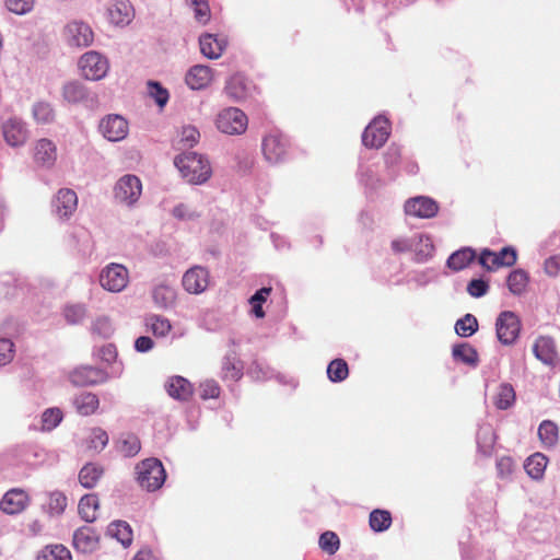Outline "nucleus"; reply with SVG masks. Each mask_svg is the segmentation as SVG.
Wrapping results in <instances>:
<instances>
[{
	"instance_id": "obj_1",
	"label": "nucleus",
	"mask_w": 560,
	"mask_h": 560,
	"mask_svg": "<svg viewBox=\"0 0 560 560\" xmlns=\"http://www.w3.org/2000/svg\"><path fill=\"white\" fill-rule=\"evenodd\" d=\"M174 164L182 177L189 184H205L212 175V167L209 160L197 152L189 151L177 155Z\"/></svg>"
},
{
	"instance_id": "obj_2",
	"label": "nucleus",
	"mask_w": 560,
	"mask_h": 560,
	"mask_svg": "<svg viewBox=\"0 0 560 560\" xmlns=\"http://www.w3.org/2000/svg\"><path fill=\"white\" fill-rule=\"evenodd\" d=\"M135 470L137 482L147 491L160 489L166 479L165 469L158 458L152 457L140 462Z\"/></svg>"
},
{
	"instance_id": "obj_3",
	"label": "nucleus",
	"mask_w": 560,
	"mask_h": 560,
	"mask_svg": "<svg viewBox=\"0 0 560 560\" xmlns=\"http://www.w3.org/2000/svg\"><path fill=\"white\" fill-rule=\"evenodd\" d=\"M80 74L90 81H100L104 79L109 71V61L106 56L90 50L84 52L78 61Z\"/></svg>"
},
{
	"instance_id": "obj_4",
	"label": "nucleus",
	"mask_w": 560,
	"mask_h": 560,
	"mask_svg": "<svg viewBox=\"0 0 560 560\" xmlns=\"http://www.w3.org/2000/svg\"><path fill=\"white\" fill-rule=\"evenodd\" d=\"M142 194V183L133 174L121 176L114 187L115 200L124 206L132 207L137 203Z\"/></svg>"
},
{
	"instance_id": "obj_5",
	"label": "nucleus",
	"mask_w": 560,
	"mask_h": 560,
	"mask_svg": "<svg viewBox=\"0 0 560 560\" xmlns=\"http://www.w3.org/2000/svg\"><path fill=\"white\" fill-rule=\"evenodd\" d=\"M247 116L236 107H228L218 114L217 128L226 135H241L247 128Z\"/></svg>"
},
{
	"instance_id": "obj_6",
	"label": "nucleus",
	"mask_w": 560,
	"mask_h": 560,
	"mask_svg": "<svg viewBox=\"0 0 560 560\" xmlns=\"http://www.w3.org/2000/svg\"><path fill=\"white\" fill-rule=\"evenodd\" d=\"M521 331V320L512 311H503L495 320V332L499 341L504 346L513 345Z\"/></svg>"
},
{
	"instance_id": "obj_7",
	"label": "nucleus",
	"mask_w": 560,
	"mask_h": 560,
	"mask_svg": "<svg viewBox=\"0 0 560 560\" xmlns=\"http://www.w3.org/2000/svg\"><path fill=\"white\" fill-rule=\"evenodd\" d=\"M129 281V272L124 265L112 262L104 267L100 275V283L109 292L122 291Z\"/></svg>"
},
{
	"instance_id": "obj_8",
	"label": "nucleus",
	"mask_w": 560,
	"mask_h": 560,
	"mask_svg": "<svg viewBox=\"0 0 560 560\" xmlns=\"http://www.w3.org/2000/svg\"><path fill=\"white\" fill-rule=\"evenodd\" d=\"M389 121L385 117H376L362 133V142L366 148L378 149L389 137Z\"/></svg>"
},
{
	"instance_id": "obj_9",
	"label": "nucleus",
	"mask_w": 560,
	"mask_h": 560,
	"mask_svg": "<svg viewBox=\"0 0 560 560\" xmlns=\"http://www.w3.org/2000/svg\"><path fill=\"white\" fill-rule=\"evenodd\" d=\"M1 132L5 143L12 148L23 147L28 139L26 124L18 117H9L1 124Z\"/></svg>"
},
{
	"instance_id": "obj_10",
	"label": "nucleus",
	"mask_w": 560,
	"mask_h": 560,
	"mask_svg": "<svg viewBox=\"0 0 560 560\" xmlns=\"http://www.w3.org/2000/svg\"><path fill=\"white\" fill-rule=\"evenodd\" d=\"M516 259V250L513 247H503L499 253L486 248L480 253L479 264L487 270H494L499 267H511Z\"/></svg>"
},
{
	"instance_id": "obj_11",
	"label": "nucleus",
	"mask_w": 560,
	"mask_h": 560,
	"mask_svg": "<svg viewBox=\"0 0 560 560\" xmlns=\"http://www.w3.org/2000/svg\"><path fill=\"white\" fill-rule=\"evenodd\" d=\"M65 38L71 47H88L94 40V33L89 24L81 21H72L65 27Z\"/></svg>"
},
{
	"instance_id": "obj_12",
	"label": "nucleus",
	"mask_w": 560,
	"mask_h": 560,
	"mask_svg": "<svg viewBox=\"0 0 560 560\" xmlns=\"http://www.w3.org/2000/svg\"><path fill=\"white\" fill-rule=\"evenodd\" d=\"M100 131L108 141L117 142L128 135V121L120 115H108L100 122Z\"/></svg>"
},
{
	"instance_id": "obj_13",
	"label": "nucleus",
	"mask_w": 560,
	"mask_h": 560,
	"mask_svg": "<svg viewBox=\"0 0 560 560\" xmlns=\"http://www.w3.org/2000/svg\"><path fill=\"white\" fill-rule=\"evenodd\" d=\"M405 212L407 215L421 219H430L436 215L439 205L435 200L425 196H417L405 202Z\"/></svg>"
},
{
	"instance_id": "obj_14",
	"label": "nucleus",
	"mask_w": 560,
	"mask_h": 560,
	"mask_svg": "<svg viewBox=\"0 0 560 560\" xmlns=\"http://www.w3.org/2000/svg\"><path fill=\"white\" fill-rule=\"evenodd\" d=\"M52 212L61 220L69 219L78 207V196L70 188H61L51 203Z\"/></svg>"
},
{
	"instance_id": "obj_15",
	"label": "nucleus",
	"mask_w": 560,
	"mask_h": 560,
	"mask_svg": "<svg viewBox=\"0 0 560 560\" xmlns=\"http://www.w3.org/2000/svg\"><path fill=\"white\" fill-rule=\"evenodd\" d=\"M182 283L188 293L200 294L209 285V271L201 266H194L184 273Z\"/></svg>"
},
{
	"instance_id": "obj_16",
	"label": "nucleus",
	"mask_w": 560,
	"mask_h": 560,
	"mask_svg": "<svg viewBox=\"0 0 560 560\" xmlns=\"http://www.w3.org/2000/svg\"><path fill=\"white\" fill-rule=\"evenodd\" d=\"M288 141L277 132L269 133L262 140V153L270 163H279L287 154Z\"/></svg>"
},
{
	"instance_id": "obj_17",
	"label": "nucleus",
	"mask_w": 560,
	"mask_h": 560,
	"mask_svg": "<svg viewBox=\"0 0 560 560\" xmlns=\"http://www.w3.org/2000/svg\"><path fill=\"white\" fill-rule=\"evenodd\" d=\"M62 96L70 104H93L96 96L80 81H69L62 86Z\"/></svg>"
},
{
	"instance_id": "obj_18",
	"label": "nucleus",
	"mask_w": 560,
	"mask_h": 560,
	"mask_svg": "<svg viewBox=\"0 0 560 560\" xmlns=\"http://www.w3.org/2000/svg\"><path fill=\"white\" fill-rule=\"evenodd\" d=\"M107 373L94 366H81L70 374V381L75 386H92L107 381Z\"/></svg>"
},
{
	"instance_id": "obj_19",
	"label": "nucleus",
	"mask_w": 560,
	"mask_h": 560,
	"mask_svg": "<svg viewBox=\"0 0 560 560\" xmlns=\"http://www.w3.org/2000/svg\"><path fill=\"white\" fill-rule=\"evenodd\" d=\"M57 161V147L46 138L39 139L34 145V162L36 165L50 168Z\"/></svg>"
},
{
	"instance_id": "obj_20",
	"label": "nucleus",
	"mask_w": 560,
	"mask_h": 560,
	"mask_svg": "<svg viewBox=\"0 0 560 560\" xmlns=\"http://www.w3.org/2000/svg\"><path fill=\"white\" fill-rule=\"evenodd\" d=\"M98 541L100 536L91 526H82L73 534V547L82 553L94 551L98 546Z\"/></svg>"
},
{
	"instance_id": "obj_21",
	"label": "nucleus",
	"mask_w": 560,
	"mask_h": 560,
	"mask_svg": "<svg viewBox=\"0 0 560 560\" xmlns=\"http://www.w3.org/2000/svg\"><path fill=\"white\" fill-rule=\"evenodd\" d=\"M107 14L110 23L124 26L135 18V10L128 0H115L109 4Z\"/></svg>"
},
{
	"instance_id": "obj_22",
	"label": "nucleus",
	"mask_w": 560,
	"mask_h": 560,
	"mask_svg": "<svg viewBox=\"0 0 560 560\" xmlns=\"http://www.w3.org/2000/svg\"><path fill=\"white\" fill-rule=\"evenodd\" d=\"M224 93L233 102L244 101L250 94V83L244 75L236 73L228 79Z\"/></svg>"
},
{
	"instance_id": "obj_23",
	"label": "nucleus",
	"mask_w": 560,
	"mask_h": 560,
	"mask_svg": "<svg viewBox=\"0 0 560 560\" xmlns=\"http://www.w3.org/2000/svg\"><path fill=\"white\" fill-rule=\"evenodd\" d=\"M28 503V495L22 489H11L3 495L0 508L5 514H18L22 512Z\"/></svg>"
},
{
	"instance_id": "obj_24",
	"label": "nucleus",
	"mask_w": 560,
	"mask_h": 560,
	"mask_svg": "<svg viewBox=\"0 0 560 560\" xmlns=\"http://www.w3.org/2000/svg\"><path fill=\"white\" fill-rule=\"evenodd\" d=\"M186 84L191 90L206 89L212 81V69L209 66H192L185 77Z\"/></svg>"
},
{
	"instance_id": "obj_25",
	"label": "nucleus",
	"mask_w": 560,
	"mask_h": 560,
	"mask_svg": "<svg viewBox=\"0 0 560 560\" xmlns=\"http://www.w3.org/2000/svg\"><path fill=\"white\" fill-rule=\"evenodd\" d=\"M199 45L201 54L209 59H218L225 46L226 42L223 38H218L213 34H203L199 37Z\"/></svg>"
},
{
	"instance_id": "obj_26",
	"label": "nucleus",
	"mask_w": 560,
	"mask_h": 560,
	"mask_svg": "<svg viewBox=\"0 0 560 560\" xmlns=\"http://www.w3.org/2000/svg\"><path fill=\"white\" fill-rule=\"evenodd\" d=\"M167 394L177 400L186 401L192 395V385L182 376H174L165 385Z\"/></svg>"
},
{
	"instance_id": "obj_27",
	"label": "nucleus",
	"mask_w": 560,
	"mask_h": 560,
	"mask_svg": "<svg viewBox=\"0 0 560 560\" xmlns=\"http://www.w3.org/2000/svg\"><path fill=\"white\" fill-rule=\"evenodd\" d=\"M538 360L545 364H552L556 358L555 341L550 337H539L533 347Z\"/></svg>"
},
{
	"instance_id": "obj_28",
	"label": "nucleus",
	"mask_w": 560,
	"mask_h": 560,
	"mask_svg": "<svg viewBox=\"0 0 560 560\" xmlns=\"http://www.w3.org/2000/svg\"><path fill=\"white\" fill-rule=\"evenodd\" d=\"M452 355L455 361H459L472 368H476L479 362L477 350L466 342L454 345Z\"/></svg>"
},
{
	"instance_id": "obj_29",
	"label": "nucleus",
	"mask_w": 560,
	"mask_h": 560,
	"mask_svg": "<svg viewBox=\"0 0 560 560\" xmlns=\"http://www.w3.org/2000/svg\"><path fill=\"white\" fill-rule=\"evenodd\" d=\"M152 298L158 307L168 308L176 301V290L172 285L161 283L154 287Z\"/></svg>"
},
{
	"instance_id": "obj_30",
	"label": "nucleus",
	"mask_w": 560,
	"mask_h": 560,
	"mask_svg": "<svg viewBox=\"0 0 560 560\" xmlns=\"http://www.w3.org/2000/svg\"><path fill=\"white\" fill-rule=\"evenodd\" d=\"M103 468L96 464L88 463L79 471V482L85 489H92L96 486L103 476Z\"/></svg>"
},
{
	"instance_id": "obj_31",
	"label": "nucleus",
	"mask_w": 560,
	"mask_h": 560,
	"mask_svg": "<svg viewBox=\"0 0 560 560\" xmlns=\"http://www.w3.org/2000/svg\"><path fill=\"white\" fill-rule=\"evenodd\" d=\"M243 375V364L235 354H226L222 361L221 376L223 380L235 382Z\"/></svg>"
},
{
	"instance_id": "obj_32",
	"label": "nucleus",
	"mask_w": 560,
	"mask_h": 560,
	"mask_svg": "<svg viewBox=\"0 0 560 560\" xmlns=\"http://www.w3.org/2000/svg\"><path fill=\"white\" fill-rule=\"evenodd\" d=\"M100 506L98 497L95 493H89L80 499L78 510L81 517L89 523L96 520V511Z\"/></svg>"
},
{
	"instance_id": "obj_33",
	"label": "nucleus",
	"mask_w": 560,
	"mask_h": 560,
	"mask_svg": "<svg viewBox=\"0 0 560 560\" xmlns=\"http://www.w3.org/2000/svg\"><path fill=\"white\" fill-rule=\"evenodd\" d=\"M476 257V252L470 247H464L454 252L447 259V266L454 271L466 268Z\"/></svg>"
},
{
	"instance_id": "obj_34",
	"label": "nucleus",
	"mask_w": 560,
	"mask_h": 560,
	"mask_svg": "<svg viewBox=\"0 0 560 560\" xmlns=\"http://www.w3.org/2000/svg\"><path fill=\"white\" fill-rule=\"evenodd\" d=\"M107 534L116 538L124 547L132 542V529L125 521H114L108 525Z\"/></svg>"
},
{
	"instance_id": "obj_35",
	"label": "nucleus",
	"mask_w": 560,
	"mask_h": 560,
	"mask_svg": "<svg viewBox=\"0 0 560 560\" xmlns=\"http://www.w3.org/2000/svg\"><path fill=\"white\" fill-rule=\"evenodd\" d=\"M538 436L545 447H553L559 441V428L551 420H544L538 427Z\"/></svg>"
},
{
	"instance_id": "obj_36",
	"label": "nucleus",
	"mask_w": 560,
	"mask_h": 560,
	"mask_svg": "<svg viewBox=\"0 0 560 560\" xmlns=\"http://www.w3.org/2000/svg\"><path fill=\"white\" fill-rule=\"evenodd\" d=\"M548 464V458L541 453L530 455L524 464V469L533 479H540L544 476Z\"/></svg>"
},
{
	"instance_id": "obj_37",
	"label": "nucleus",
	"mask_w": 560,
	"mask_h": 560,
	"mask_svg": "<svg viewBox=\"0 0 560 560\" xmlns=\"http://www.w3.org/2000/svg\"><path fill=\"white\" fill-rule=\"evenodd\" d=\"M74 406L81 416H90L100 405L98 397L93 393H82L74 398Z\"/></svg>"
},
{
	"instance_id": "obj_38",
	"label": "nucleus",
	"mask_w": 560,
	"mask_h": 560,
	"mask_svg": "<svg viewBox=\"0 0 560 560\" xmlns=\"http://www.w3.org/2000/svg\"><path fill=\"white\" fill-rule=\"evenodd\" d=\"M529 281L528 273L523 269H515L510 272L506 284L510 292L514 295H521L526 291Z\"/></svg>"
},
{
	"instance_id": "obj_39",
	"label": "nucleus",
	"mask_w": 560,
	"mask_h": 560,
	"mask_svg": "<svg viewBox=\"0 0 560 560\" xmlns=\"http://www.w3.org/2000/svg\"><path fill=\"white\" fill-rule=\"evenodd\" d=\"M144 323L155 337H165L172 328L170 320L161 315H148Z\"/></svg>"
},
{
	"instance_id": "obj_40",
	"label": "nucleus",
	"mask_w": 560,
	"mask_h": 560,
	"mask_svg": "<svg viewBox=\"0 0 560 560\" xmlns=\"http://www.w3.org/2000/svg\"><path fill=\"white\" fill-rule=\"evenodd\" d=\"M515 402V390L509 383H503L499 386L498 393L494 397V405L500 410H506Z\"/></svg>"
},
{
	"instance_id": "obj_41",
	"label": "nucleus",
	"mask_w": 560,
	"mask_h": 560,
	"mask_svg": "<svg viewBox=\"0 0 560 560\" xmlns=\"http://www.w3.org/2000/svg\"><path fill=\"white\" fill-rule=\"evenodd\" d=\"M36 560H72L70 551L62 545H51L43 548Z\"/></svg>"
},
{
	"instance_id": "obj_42",
	"label": "nucleus",
	"mask_w": 560,
	"mask_h": 560,
	"mask_svg": "<svg viewBox=\"0 0 560 560\" xmlns=\"http://www.w3.org/2000/svg\"><path fill=\"white\" fill-rule=\"evenodd\" d=\"M478 330V320L472 314H466L455 324V331L458 336L467 338Z\"/></svg>"
},
{
	"instance_id": "obj_43",
	"label": "nucleus",
	"mask_w": 560,
	"mask_h": 560,
	"mask_svg": "<svg viewBox=\"0 0 560 560\" xmlns=\"http://www.w3.org/2000/svg\"><path fill=\"white\" fill-rule=\"evenodd\" d=\"M348 374V364L343 359H335L327 366V376L334 383L342 382Z\"/></svg>"
},
{
	"instance_id": "obj_44",
	"label": "nucleus",
	"mask_w": 560,
	"mask_h": 560,
	"mask_svg": "<svg viewBox=\"0 0 560 560\" xmlns=\"http://www.w3.org/2000/svg\"><path fill=\"white\" fill-rule=\"evenodd\" d=\"M369 523L374 532H384L392 524L390 513L385 510H374L370 514Z\"/></svg>"
},
{
	"instance_id": "obj_45",
	"label": "nucleus",
	"mask_w": 560,
	"mask_h": 560,
	"mask_svg": "<svg viewBox=\"0 0 560 560\" xmlns=\"http://www.w3.org/2000/svg\"><path fill=\"white\" fill-rule=\"evenodd\" d=\"M67 508V497L60 491H54L49 494L47 503V513L50 516L61 515Z\"/></svg>"
},
{
	"instance_id": "obj_46",
	"label": "nucleus",
	"mask_w": 560,
	"mask_h": 560,
	"mask_svg": "<svg viewBox=\"0 0 560 560\" xmlns=\"http://www.w3.org/2000/svg\"><path fill=\"white\" fill-rule=\"evenodd\" d=\"M33 117L38 124H49L55 119V112L49 103L37 102L33 105Z\"/></svg>"
},
{
	"instance_id": "obj_47",
	"label": "nucleus",
	"mask_w": 560,
	"mask_h": 560,
	"mask_svg": "<svg viewBox=\"0 0 560 560\" xmlns=\"http://www.w3.org/2000/svg\"><path fill=\"white\" fill-rule=\"evenodd\" d=\"M148 93L160 107H164L168 102V91L156 81L148 82Z\"/></svg>"
},
{
	"instance_id": "obj_48",
	"label": "nucleus",
	"mask_w": 560,
	"mask_h": 560,
	"mask_svg": "<svg viewBox=\"0 0 560 560\" xmlns=\"http://www.w3.org/2000/svg\"><path fill=\"white\" fill-rule=\"evenodd\" d=\"M65 318L69 324L81 323L86 316V307L83 304L67 305L63 310Z\"/></svg>"
},
{
	"instance_id": "obj_49",
	"label": "nucleus",
	"mask_w": 560,
	"mask_h": 560,
	"mask_svg": "<svg viewBox=\"0 0 560 560\" xmlns=\"http://www.w3.org/2000/svg\"><path fill=\"white\" fill-rule=\"evenodd\" d=\"M187 4L194 10L195 19L205 24L210 19L209 4L205 0H186Z\"/></svg>"
},
{
	"instance_id": "obj_50",
	"label": "nucleus",
	"mask_w": 560,
	"mask_h": 560,
	"mask_svg": "<svg viewBox=\"0 0 560 560\" xmlns=\"http://www.w3.org/2000/svg\"><path fill=\"white\" fill-rule=\"evenodd\" d=\"M62 420V413L58 408L46 409L42 415L43 430L50 431L56 428Z\"/></svg>"
},
{
	"instance_id": "obj_51",
	"label": "nucleus",
	"mask_w": 560,
	"mask_h": 560,
	"mask_svg": "<svg viewBox=\"0 0 560 560\" xmlns=\"http://www.w3.org/2000/svg\"><path fill=\"white\" fill-rule=\"evenodd\" d=\"M270 288H261L249 299V303L253 306V313L256 317L261 318L265 316V312L262 310L261 304L266 301L267 296L270 294Z\"/></svg>"
},
{
	"instance_id": "obj_52",
	"label": "nucleus",
	"mask_w": 560,
	"mask_h": 560,
	"mask_svg": "<svg viewBox=\"0 0 560 560\" xmlns=\"http://www.w3.org/2000/svg\"><path fill=\"white\" fill-rule=\"evenodd\" d=\"M92 331L93 334H96L101 336L102 338H109L115 331L114 325L112 320L106 317L102 316L98 317L92 325Z\"/></svg>"
},
{
	"instance_id": "obj_53",
	"label": "nucleus",
	"mask_w": 560,
	"mask_h": 560,
	"mask_svg": "<svg viewBox=\"0 0 560 560\" xmlns=\"http://www.w3.org/2000/svg\"><path fill=\"white\" fill-rule=\"evenodd\" d=\"M339 545V537L334 532H325L319 537V547L329 555H334Z\"/></svg>"
},
{
	"instance_id": "obj_54",
	"label": "nucleus",
	"mask_w": 560,
	"mask_h": 560,
	"mask_svg": "<svg viewBox=\"0 0 560 560\" xmlns=\"http://www.w3.org/2000/svg\"><path fill=\"white\" fill-rule=\"evenodd\" d=\"M140 448V441L135 435H128L127 438L121 440L119 444V451L126 457L135 456L136 454H138Z\"/></svg>"
},
{
	"instance_id": "obj_55",
	"label": "nucleus",
	"mask_w": 560,
	"mask_h": 560,
	"mask_svg": "<svg viewBox=\"0 0 560 560\" xmlns=\"http://www.w3.org/2000/svg\"><path fill=\"white\" fill-rule=\"evenodd\" d=\"M9 11L23 15L28 13L34 7V0H5Z\"/></svg>"
},
{
	"instance_id": "obj_56",
	"label": "nucleus",
	"mask_w": 560,
	"mask_h": 560,
	"mask_svg": "<svg viewBox=\"0 0 560 560\" xmlns=\"http://www.w3.org/2000/svg\"><path fill=\"white\" fill-rule=\"evenodd\" d=\"M200 133L194 126H185L182 129L180 142L184 147L192 148L198 143Z\"/></svg>"
},
{
	"instance_id": "obj_57",
	"label": "nucleus",
	"mask_w": 560,
	"mask_h": 560,
	"mask_svg": "<svg viewBox=\"0 0 560 560\" xmlns=\"http://www.w3.org/2000/svg\"><path fill=\"white\" fill-rule=\"evenodd\" d=\"M489 284L482 279H472L467 285V292L472 298H481L487 294Z\"/></svg>"
},
{
	"instance_id": "obj_58",
	"label": "nucleus",
	"mask_w": 560,
	"mask_h": 560,
	"mask_svg": "<svg viewBox=\"0 0 560 560\" xmlns=\"http://www.w3.org/2000/svg\"><path fill=\"white\" fill-rule=\"evenodd\" d=\"M14 345L10 339H0V366L5 365L13 359Z\"/></svg>"
},
{
	"instance_id": "obj_59",
	"label": "nucleus",
	"mask_w": 560,
	"mask_h": 560,
	"mask_svg": "<svg viewBox=\"0 0 560 560\" xmlns=\"http://www.w3.org/2000/svg\"><path fill=\"white\" fill-rule=\"evenodd\" d=\"M220 395V386L213 380H207L200 384V397L202 399L218 398Z\"/></svg>"
},
{
	"instance_id": "obj_60",
	"label": "nucleus",
	"mask_w": 560,
	"mask_h": 560,
	"mask_svg": "<svg viewBox=\"0 0 560 560\" xmlns=\"http://www.w3.org/2000/svg\"><path fill=\"white\" fill-rule=\"evenodd\" d=\"M497 470L500 478H508L514 471V462L510 456H503L497 460Z\"/></svg>"
},
{
	"instance_id": "obj_61",
	"label": "nucleus",
	"mask_w": 560,
	"mask_h": 560,
	"mask_svg": "<svg viewBox=\"0 0 560 560\" xmlns=\"http://www.w3.org/2000/svg\"><path fill=\"white\" fill-rule=\"evenodd\" d=\"M108 443V435L102 429H95L91 439V447L95 450H103Z\"/></svg>"
},
{
	"instance_id": "obj_62",
	"label": "nucleus",
	"mask_w": 560,
	"mask_h": 560,
	"mask_svg": "<svg viewBox=\"0 0 560 560\" xmlns=\"http://www.w3.org/2000/svg\"><path fill=\"white\" fill-rule=\"evenodd\" d=\"M385 163L387 167H394L398 165L400 158H401V151L400 148L397 145H390L388 147L387 151L385 152Z\"/></svg>"
},
{
	"instance_id": "obj_63",
	"label": "nucleus",
	"mask_w": 560,
	"mask_h": 560,
	"mask_svg": "<svg viewBox=\"0 0 560 560\" xmlns=\"http://www.w3.org/2000/svg\"><path fill=\"white\" fill-rule=\"evenodd\" d=\"M392 249L395 254L407 253L412 249L413 243L409 238H396L392 242Z\"/></svg>"
},
{
	"instance_id": "obj_64",
	"label": "nucleus",
	"mask_w": 560,
	"mask_h": 560,
	"mask_svg": "<svg viewBox=\"0 0 560 560\" xmlns=\"http://www.w3.org/2000/svg\"><path fill=\"white\" fill-rule=\"evenodd\" d=\"M153 340L148 336H141L135 341V349L138 352H148L153 348Z\"/></svg>"
}]
</instances>
